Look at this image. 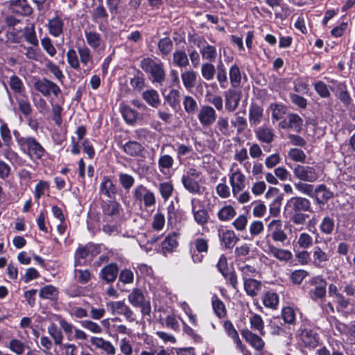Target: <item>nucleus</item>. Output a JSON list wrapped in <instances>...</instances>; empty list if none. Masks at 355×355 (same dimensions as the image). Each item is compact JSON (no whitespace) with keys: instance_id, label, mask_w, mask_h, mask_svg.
Masks as SVG:
<instances>
[{"instance_id":"6","label":"nucleus","mask_w":355,"mask_h":355,"mask_svg":"<svg viewBox=\"0 0 355 355\" xmlns=\"http://www.w3.org/2000/svg\"><path fill=\"white\" fill-rule=\"evenodd\" d=\"M96 254V249L93 245L79 247L75 253V266L87 265Z\"/></svg>"},{"instance_id":"46","label":"nucleus","mask_w":355,"mask_h":355,"mask_svg":"<svg viewBox=\"0 0 355 355\" xmlns=\"http://www.w3.org/2000/svg\"><path fill=\"white\" fill-rule=\"evenodd\" d=\"M313 243L312 236L306 232H302L297 238L296 246L301 249L307 250L312 247Z\"/></svg>"},{"instance_id":"49","label":"nucleus","mask_w":355,"mask_h":355,"mask_svg":"<svg viewBox=\"0 0 355 355\" xmlns=\"http://www.w3.org/2000/svg\"><path fill=\"white\" fill-rule=\"evenodd\" d=\"M8 347L12 352H13L16 355H23L26 348H28V347L24 342H22L17 338H13L10 340Z\"/></svg>"},{"instance_id":"19","label":"nucleus","mask_w":355,"mask_h":355,"mask_svg":"<svg viewBox=\"0 0 355 355\" xmlns=\"http://www.w3.org/2000/svg\"><path fill=\"white\" fill-rule=\"evenodd\" d=\"M249 123L251 127L257 126L263 119V108L257 103L249 107Z\"/></svg>"},{"instance_id":"39","label":"nucleus","mask_w":355,"mask_h":355,"mask_svg":"<svg viewBox=\"0 0 355 355\" xmlns=\"http://www.w3.org/2000/svg\"><path fill=\"white\" fill-rule=\"evenodd\" d=\"M10 6L17 12L24 15H28L32 13V8L26 0H10Z\"/></svg>"},{"instance_id":"28","label":"nucleus","mask_w":355,"mask_h":355,"mask_svg":"<svg viewBox=\"0 0 355 355\" xmlns=\"http://www.w3.org/2000/svg\"><path fill=\"white\" fill-rule=\"evenodd\" d=\"M196 202V199L193 198L191 200L192 213L193 215L194 220L198 225L204 226L208 223V220L209 218L208 212L205 209H200L196 210L195 207Z\"/></svg>"},{"instance_id":"32","label":"nucleus","mask_w":355,"mask_h":355,"mask_svg":"<svg viewBox=\"0 0 355 355\" xmlns=\"http://www.w3.org/2000/svg\"><path fill=\"white\" fill-rule=\"evenodd\" d=\"M181 79L184 87L189 90L196 85L197 73L192 69L185 70L181 73Z\"/></svg>"},{"instance_id":"30","label":"nucleus","mask_w":355,"mask_h":355,"mask_svg":"<svg viewBox=\"0 0 355 355\" xmlns=\"http://www.w3.org/2000/svg\"><path fill=\"white\" fill-rule=\"evenodd\" d=\"M64 22L58 17H55L49 20L48 28L49 33L53 37H59L63 31Z\"/></svg>"},{"instance_id":"8","label":"nucleus","mask_w":355,"mask_h":355,"mask_svg":"<svg viewBox=\"0 0 355 355\" xmlns=\"http://www.w3.org/2000/svg\"><path fill=\"white\" fill-rule=\"evenodd\" d=\"M108 309L112 314L123 315L127 321L132 322L135 320V316L132 310L123 301L109 302L106 304Z\"/></svg>"},{"instance_id":"23","label":"nucleus","mask_w":355,"mask_h":355,"mask_svg":"<svg viewBox=\"0 0 355 355\" xmlns=\"http://www.w3.org/2000/svg\"><path fill=\"white\" fill-rule=\"evenodd\" d=\"M313 263L317 267H323L329 261V256L320 246H315L312 251Z\"/></svg>"},{"instance_id":"60","label":"nucleus","mask_w":355,"mask_h":355,"mask_svg":"<svg viewBox=\"0 0 355 355\" xmlns=\"http://www.w3.org/2000/svg\"><path fill=\"white\" fill-rule=\"evenodd\" d=\"M224 328L228 336L233 340L237 346H240L241 340L239 338L238 332L235 329L232 323L229 320L225 321L224 323Z\"/></svg>"},{"instance_id":"16","label":"nucleus","mask_w":355,"mask_h":355,"mask_svg":"<svg viewBox=\"0 0 355 355\" xmlns=\"http://www.w3.org/2000/svg\"><path fill=\"white\" fill-rule=\"evenodd\" d=\"M314 286L309 291V295L313 301L322 300L326 296L327 293V283L325 281L320 279L319 282L314 280L311 282Z\"/></svg>"},{"instance_id":"3","label":"nucleus","mask_w":355,"mask_h":355,"mask_svg":"<svg viewBox=\"0 0 355 355\" xmlns=\"http://www.w3.org/2000/svg\"><path fill=\"white\" fill-rule=\"evenodd\" d=\"M267 236L274 242L284 243L288 240V235L284 229L283 221L273 219L267 225Z\"/></svg>"},{"instance_id":"61","label":"nucleus","mask_w":355,"mask_h":355,"mask_svg":"<svg viewBox=\"0 0 355 355\" xmlns=\"http://www.w3.org/2000/svg\"><path fill=\"white\" fill-rule=\"evenodd\" d=\"M239 270L241 271L243 281L254 279L256 277L258 272L257 269L248 264L244 266H240Z\"/></svg>"},{"instance_id":"26","label":"nucleus","mask_w":355,"mask_h":355,"mask_svg":"<svg viewBox=\"0 0 355 355\" xmlns=\"http://www.w3.org/2000/svg\"><path fill=\"white\" fill-rule=\"evenodd\" d=\"M182 183L184 188L191 193L201 194L202 193V187L198 181L190 177V175H183L182 177Z\"/></svg>"},{"instance_id":"58","label":"nucleus","mask_w":355,"mask_h":355,"mask_svg":"<svg viewBox=\"0 0 355 355\" xmlns=\"http://www.w3.org/2000/svg\"><path fill=\"white\" fill-rule=\"evenodd\" d=\"M174 163L173 158L168 155H161L158 159L159 170L162 173H164L165 170L171 168Z\"/></svg>"},{"instance_id":"7","label":"nucleus","mask_w":355,"mask_h":355,"mask_svg":"<svg viewBox=\"0 0 355 355\" xmlns=\"http://www.w3.org/2000/svg\"><path fill=\"white\" fill-rule=\"evenodd\" d=\"M34 88L44 96H49L51 94L58 96L61 93L59 86L46 78L36 80L34 83Z\"/></svg>"},{"instance_id":"37","label":"nucleus","mask_w":355,"mask_h":355,"mask_svg":"<svg viewBox=\"0 0 355 355\" xmlns=\"http://www.w3.org/2000/svg\"><path fill=\"white\" fill-rule=\"evenodd\" d=\"M178 234L175 232L171 233L166 236L162 243V249L164 254L172 252L178 246Z\"/></svg>"},{"instance_id":"27","label":"nucleus","mask_w":355,"mask_h":355,"mask_svg":"<svg viewBox=\"0 0 355 355\" xmlns=\"http://www.w3.org/2000/svg\"><path fill=\"white\" fill-rule=\"evenodd\" d=\"M242 335L245 340L257 350H261L263 348L265 343L257 334H253L248 329H246L243 331Z\"/></svg>"},{"instance_id":"2","label":"nucleus","mask_w":355,"mask_h":355,"mask_svg":"<svg viewBox=\"0 0 355 355\" xmlns=\"http://www.w3.org/2000/svg\"><path fill=\"white\" fill-rule=\"evenodd\" d=\"M208 250L209 239L207 238L198 237L189 243V254L194 263H202Z\"/></svg>"},{"instance_id":"10","label":"nucleus","mask_w":355,"mask_h":355,"mask_svg":"<svg viewBox=\"0 0 355 355\" xmlns=\"http://www.w3.org/2000/svg\"><path fill=\"white\" fill-rule=\"evenodd\" d=\"M246 178L239 168L231 169L230 174V183L232 187V194L236 195L245 188Z\"/></svg>"},{"instance_id":"29","label":"nucleus","mask_w":355,"mask_h":355,"mask_svg":"<svg viewBox=\"0 0 355 355\" xmlns=\"http://www.w3.org/2000/svg\"><path fill=\"white\" fill-rule=\"evenodd\" d=\"M220 240L225 248L232 249L239 241V238L232 230H225L220 234Z\"/></svg>"},{"instance_id":"52","label":"nucleus","mask_w":355,"mask_h":355,"mask_svg":"<svg viewBox=\"0 0 355 355\" xmlns=\"http://www.w3.org/2000/svg\"><path fill=\"white\" fill-rule=\"evenodd\" d=\"M78 53L80 57V62L83 66H88L92 64V56L89 49L86 46L78 48Z\"/></svg>"},{"instance_id":"56","label":"nucleus","mask_w":355,"mask_h":355,"mask_svg":"<svg viewBox=\"0 0 355 355\" xmlns=\"http://www.w3.org/2000/svg\"><path fill=\"white\" fill-rule=\"evenodd\" d=\"M216 68L212 62H206L201 66V74L206 80H211L215 76Z\"/></svg>"},{"instance_id":"41","label":"nucleus","mask_w":355,"mask_h":355,"mask_svg":"<svg viewBox=\"0 0 355 355\" xmlns=\"http://www.w3.org/2000/svg\"><path fill=\"white\" fill-rule=\"evenodd\" d=\"M173 62L178 67H186L189 64L188 56L183 50H176L173 52Z\"/></svg>"},{"instance_id":"42","label":"nucleus","mask_w":355,"mask_h":355,"mask_svg":"<svg viewBox=\"0 0 355 355\" xmlns=\"http://www.w3.org/2000/svg\"><path fill=\"white\" fill-rule=\"evenodd\" d=\"M128 299L129 302L135 307H137L146 300L142 291L138 288L132 289Z\"/></svg>"},{"instance_id":"62","label":"nucleus","mask_w":355,"mask_h":355,"mask_svg":"<svg viewBox=\"0 0 355 355\" xmlns=\"http://www.w3.org/2000/svg\"><path fill=\"white\" fill-rule=\"evenodd\" d=\"M211 303L216 315L219 318H224L226 315V309L224 303L216 297L212 298Z\"/></svg>"},{"instance_id":"21","label":"nucleus","mask_w":355,"mask_h":355,"mask_svg":"<svg viewBox=\"0 0 355 355\" xmlns=\"http://www.w3.org/2000/svg\"><path fill=\"white\" fill-rule=\"evenodd\" d=\"M116 192V187L111 179L107 176L103 177L100 184V193L108 198H113Z\"/></svg>"},{"instance_id":"14","label":"nucleus","mask_w":355,"mask_h":355,"mask_svg":"<svg viewBox=\"0 0 355 355\" xmlns=\"http://www.w3.org/2000/svg\"><path fill=\"white\" fill-rule=\"evenodd\" d=\"M302 124L303 120L298 114L289 113L286 119L282 121L279 125L282 129H291L299 132L302 129Z\"/></svg>"},{"instance_id":"45","label":"nucleus","mask_w":355,"mask_h":355,"mask_svg":"<svg viewBox=\"0 0 355 355\" xmlns=\"http://www.w3.org/2000/svg\"><path fill=\"white\" fill-rule=\"evenodd\" d=\"M236 214V210L232 205H225L218 210L217 216L220 220L228 221L232 219Z\"/></svg>"},{"instance_id":"59","label":"nucleus","mask_w":355,"mask_h":355,"mask_svg":"<svg viewBox=\"0 0 355 355\" xmlns=\"http://www.w3.org/2000/svg\"><path fill=\"white\" fill-rule=\"evenodd\" d=\"M336 95L345 107H348L351 104L352 99L345 85H342L338 87Z\"/></svg>"},{"instance_id":"38","label":"nucleus","mask_w":355,"mask_h":355,"mask_svg":"<svg viewBox=\"0 0 355 355\" xmlns=\"http://www.w3.org/2000/svg\"><path fill=\"white\" fill-rule=\"evenodd\" d=\"M244 282V289L248 295L257 296L261 288V283L254 279H248Z\"/></svg>"},{"instance_id":"5","label":"nucleus","mask_w":355,"mask_h":355,"mask_svg":"<svg viewBox=\"0 0 355 355\" xmlns=\"http://www.w3.org/2000/svg\"><path fill=\"white\" fill-rule=\"evenodd\" d=\"M295 178L306 182H314L319 178L315 168L309 166L297 164L293 169Z\"/></svg>"},{"instance_id":"11","label":"nucleus","mask_w":355,"mask_h":355,"mask_svg":"<svg viewBox=\"0 0 355 355\" xmlns=\"http://www.w3.org/2000/svg\"><path fill=\"white\" fill-rule=\"evenodd\" d=\"M216 112L210 105H202L198 114V119L203 127L211 126L216 120Z\"/></svg>"},{"instance_id":"31","label":"nucleus","mask_w":355,"mask_h":355,"mask_svg":"<svg viewBox=\"0 0 355 355\" xmlns=\"http://www.w3.org/2000/svg\"><path fill=\"white\" fill-rule=\"evenodd\" d=\"M3 157L10 162L13 165L23 166L26 165V160L22 159L17 153L14 151L10 146H7L3 150Z\"/></svg>"},{"instance_id":"43","label":"nucleus","mask_w":355,"mask_h":355,"mask_svg":"<svg viewBox=\"0 0 355 355\" xmlns=\"http://www.w3.org/2000/svg\"><path fill=\"white\" fill-rule=\"evenodd\" d=\"M158 49L162 58L169 55L173 49V43L171 38L166 37L158 42Z\"/></svg>"},{"instance_id":"48","label":"nucleus","mask_w":355,"mask_h":355,"mask_svg":"<svg viewBox=\"0 0 355 355\" xmlns=\"http://www.w3.org/2000/svg\"><path fill=\"white\" fill-rule=\"evenodd\" d=\"M9 85L10 89L14 92V93L17 94L19 95L24 94V85L21 78L17 76L12 75L10 77Z\"/></svg>"},{"instance_id":"57","label":"nucleus","mask_w":355,"mask_h":355,"mask_svg":"<svg viewBox=\"0 0 355 355\" xmlns=\"http://www.w3.org/2000/svg\"><path fill=\"white\" fill-rule=\"evenodd\" d=\"M269 110L271 111L272 119L274 121L282 119L286 111L285 106L277 103L270 104Z\"/></svg>"},{"instance_id":"33","label":"nucleus","mask_w":355,"mask_h":355,"mask_svg":"<svg viewBox=\"0 0 355 355\" xmlns=\"http://www.w3.org/2000/svg\"><path fill=\"white\" fill-rule=\"evenodd\" d=\"M335 220L332 215L325 216L319 225L320 232L326 235H331L335 229Z\"/></svg>"},{"instance_id":"53","label":"nucleus","mask_w":355,"mask_h":355,"mask_svg":"<svg viewBox=\"0 0 355 355\" xmlns=\"http://www.w3.org/2000/svg\"><path fill=\"white\" fill-rule=\"evenodd\" d=\"M250 327L254 330H257L261 336L265 335V332L263 331L264 329V322L262 318L257 314L253 313L250 318Z\"/></svg>"},{"instance_id":"51","label":"nucleus","mask_w":355,"mask_h":355,"mask_svg":"<svg viewBox=\"0 0 355 355\" xmlns=\"http://www.w3.org/2000/svg\"><path fill=\"white\" fill-rule=\"evenodd\" d=\"M103 210V213L107 216H119L120 214L121 207L118 202L110 200L104 205Z\"/></svg>"},{"instance_id":"47","label":"nucleus","mask_w":355,"mask_h":355,"mask_svg":"<svg viewBox=\"0 0 355 355\" xmlns=\"http://www.w3.org/2000/svg\"><path fill=\"white\" fill-rule=\"evenodd\" d=\"M16 100L18 103L19 109L23 113V114L25 116H28L31 114L32 108L28 96L23 94L16 97Z\"/></svg>"},{"instance_id":"9","label":"nucleus","mask_w":355,"mask_h":355,"mask_svg":"<svg viewBox=\"0 0 355 355\" xmlns=\"http://www.w3.org/2000/svg\"><path fill=\"white\" fill-rule=\"evenodd\" d=\"M195 43L199 48L200 53L203 60L208 62H213L216 60L218 53L215 46L208 44L202 37L197 39Z\"/></svg>"},{"instance_id":"36","label":"nucleus","mask_w":355,"mask_h":355,"mask_svg":"<svg viewBox=\"0 0 355 355\" xmlns=\"http://www.w3.org/2000/svg\"><path fill=\"white\" fill-rule=\"evenodd\" d=\"M58 295L59 291L58 288L53 285H46L42 287L39 292V296L40 298L51 301H57Z\"/></svg>"},{"instance_id":"55","label":"nucleus","mask_w":355,"mask_h":355,"mask_svg":"<svg viewBox=\"0 0 355 355\" xmlns=\"http://www.w3.org/2000/svg\"><path fill=\"white\" fill-rule=\"evenodd\" d=\"M216 78L220 87L222 89H225L227 87L228 81L227 72L223 64L221 62L220 64L217 66Z\"/></svg>"},{"instance_id":"17","label":"nucleus","mask_w":355,"mask_h":355,"mask_svg":"<svg viewBox=\"0 0 355 355\" xmlns=\"http://www.w3.org/2000/svg\"><path fill=\"white\" fill-rule=\"evenodd\" d=\"M89 342L96 349H101L105 354H116V349L112 343L102 337L92 336Z\"/></svg>"},{"instance_id":"18","label":"nucleus","mask_w":355,"mask_h":355,"mask_svg":"<svg viewBox=\"0 0 355 355\" xmlns=\"http://www.w3.org/2000/svg\"><path fill=\"white\" fill-rule=\"evenodd\" d=\"M318 204L324 205L334 197V192L324 184H320L313 191Z\"/></svg>"},{"instance_id":"1","label":"nucleus","mask_w":355,"mask_h":355,"mask_svg":"<svg viewBox=\"0 0 355 355\" xmlns=\"http://www.w3.org/2000/svg\"><path fill=\"white\" fill-rule=\"evenodd\" d=\"M141 68L149 76L151 82L162 85L166 78L164 64L150 58H145L141 61Z\"/></svg>"},{"instance_id":"64","label":"nucleus","mask_w":355,"mask_h":355,"mask_svg":"<svg viewBox=\"0 0 355 355\" xmlns=\"http://www.w3.org/2000/svg\"><path fill=\"white\" fill-rule=\"evenodd\" d=\"M119 181L122 187L127 191H129L135 184L134 177L127 173H119Z\"/></svg>"},{"instance_id":"40","label":"nucleus","mask_w":355,"mask_h":355,"mask_svg":"<svg viewBox=\"0 0 355 355\" xmlns=\"http://www.w3.org/2000/svg\"><path fill=\"white\" fill-rule=\"evenodd\" d=\"M85 36L87 43L94 50H96L101 46L102 40L99 33L86 30L85 31Z\"/></svg>"},{"instance_id":"20","label":"nucleus","mask_w":355,"mask_h":355,"mask_svg":"<svg viewBox=\"0 0 355 355\" xmlns=\"http://www.w3.org/2000/svg\"><path fill=\"white\" fill-rule=\"evenodd\" d=\"M224 96L226 110L230 112H234L239 106L240 94L234 90L228 89L225 92Z\"/></svg>"},{"instance_id":"12","label":"nucleus","mask_w":355,"mask_h":355,"mask_svg":"<svg viewBox=\"0 0 355 355\" xmlns=\"http://www.w3.org/2000/svg\"><path fill=\"white\" fill-rule=\"evenodd\" d=\"M264 251L280 261L287 262L293 258L292 252L290 250L277 248L269 241L267 243V248Z\"/></svg>"},{"instance_id":"54","label":"nucleus","mask_w":355,"mask_h":355,"mask_svg":"<svg viewBox=\"0 0 355 355\" xmlns=\"http://www.w3.org/2000/svg\"><path fill=\"white\" fill-rule=\"evenodd\" d=\"M180 92L177 89H171L169 92L164 96L165 101L173 109H175L180 105Z\"/></svg>"},{"instance_id":"25","label":"nucleus","mask_w":355,"mask_h":355,"mask_svg":"<svg viewBox=\"0 0 355 355\" xmlns=\"http://www.w3.org/2000/svg\"><path fill=\"white\" fill-rule=\"evenodd\" d=\"M255 135L257 139L266 144H270L273 141L275 134L274 131L271 128L261 126L255 131Z\"/></svg>"},{"instance_id":"44","label":"nucleus","mask_w":355,"mask_h":355,"mask_svg":"<svg viewBox=\"0 0 355 355\" xmlns=\"http://www.w3.org/2000/svg\"><path fill=\"white\" fill-rule=\"evenodd\" d=\"M262 301L266 307L276 309L279 304V297L277 293L268 291L263 294Z\"/></svg>"},{"instance_id":"22","label":"nucleus","mask_w":355,"mask_h":355,"mask_svg":"<svg viewBox=\"0 0 355 355\" xmlns=\"http://www.w3.org/2000/svg\"><path fill=\"white\" fill-rule=\"evenodd\" d=\"M119 272V268L116 263H110L104 266L101 272L100 277L107 283H112L115 281Z\"/></svg>"},{"instance_id":"4","label":"nucleus","mask_w":355,"mask_h":355,"mask_svg":"<svg viewBox=\"0 0 355 355\" xmlns=\"http://www.w3.org/2000/svg\"><path fill=\"white\" fill-rule=\"evenodd\" d=\"M285 210L289 214L311 211V204L307 198L295 196L287 201Z\"/></svg>"},{"instance_id":"63","label":"nucleus","mask_w":355,"mask_h":355,"mask_svg":"<svg viewBox=\"0 0 355 355\" xmlns=\"http://www.w3.org/2000/svg\"><path fill=\"white\" fill-rule=\"evenodd\" d=\"M17 176L19 178L20 185L25 189L30 185L32 174L25 168H21L17 172Z\"/></svg>"},{"instance_id":"50","label":"nucleus","mask_w":355,"mask_h":355,"mask_svg":"<svg viewBox=\"0 0 355 355\" xmlns=\"http://www.w3.org/2000/svg\"><path fill=\"white\" fill-rule=\"evenodd\" d=\"M229 76L232 87L234 88L238 87L241 83V75L240 69L236 64L230 67Z\"/></svg>"},{"instance_id":"13","label":"nucleus","mask_w":355,"mask_h":355,"mask_svg":"<svg viewBox=\"0 0 355 355\" xmlns=\"http://www.w3.org/2000/svg\"><path fill=\"white\" fill-rule=\"evenodd\" d=\"M299 338L304 346L310 349H314L319 344V335L313 329H302L299 334Z\"/></svg>"},{"instance_id":"34","label":"nucleus","mask_w":355,"mask_h":355,"mask_svg":"<svg viewBox=\"0 0 355 355\" xmlns=\"http://www.w3.org/2000/svg\"><path fill=\"white\" fill-rule=\"evenodd\" d=\"M78 348L72 343H63L56 345L54 349L55 355H77Z\"/></svg>"},{"instance_id":"35","label":"nucleus","mask_w":355,"mask_h":355,"mask_svg":"<svg viewBox=\"0 0 355 355\" xmlns=\"http://www.w3.org/2000/svg\"><path fill=\"white\" fill-rule=\"evenodd\" d=\"M142 98L150 106L154 108H157L161 103L158 92L153 89L144 91L142 93Z\"/></svg>"},{"instance_id":"24","label":"nucleus","mask_w":355,"mask_h":355,"mask_svg":"<svg viewBox=\"0 0 355 355\" xmlns=\"http://www.w3.org/2000/svg\"><path fill=\"white\" fill-rule=\"evenodd\" d=\"M123 151L131 157L141 156L144 151V146L139 142L129 141L123 146Z\"/></svg>"},{"instance_id":"15","label":"nucleus","mask_w":355,"mask_h":355,"mask_svg":"<svg viewBox=\"0 0 355 355\" xmlns=\"http://www.w3.org/2000/svg\"><path fill=\"white\" fill-rule=\"evenodd\" d=\"M24 148H27L28 155L35 159H41L45 153V149L32 137H27Z\"/></svg>"}]
</instances>
